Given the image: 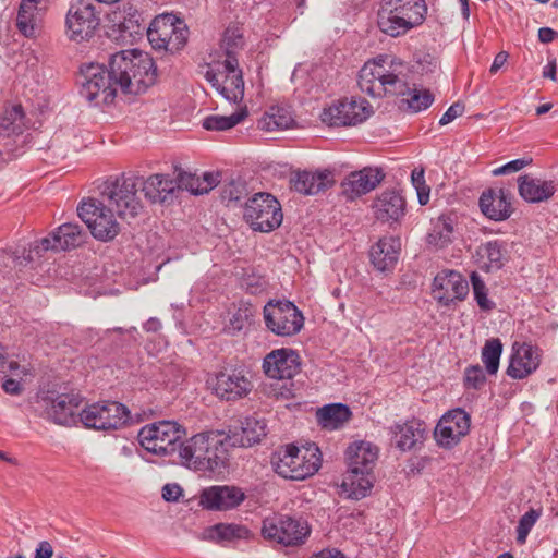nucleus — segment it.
Returning a JSON list of instances; mask_svg holds the SVG:
<instances>
[{
    "instance_id": "nucleus-1",
    "label": "nucleus",
    "mask_w": 558,
    "mask_h": 558,
    "mask_svg": "<svg viewBox=\"0 0 558 558\" xmlns=\"http://www.w3.org/2000/svg\"><path fill=\"white\" fill-rule=\"evenodd\" d=\"M140 178L133 172L122 173L113 181L106 182L101 201L89 198L77 207L78 217L86 223L92 235L102 242L113 240L120 232V225L112 211L121 218L135 217L142 208L137 197Z\"/></svg>"
},
{
    "instance_id": "nucleus-2",
    "label": "nucleus",
    "mask_w": 558,
    "mask_h": 558,
    "mask_svg": "<svg viewBox=\"0 0 558 558\" xmlns=\"http://www.w3.org/2000/svg\"><path fill=\"white\" fill-rule=\"evenodd\" d=\"M360 89L372 96H408L404 101L412 112L427 109L434 101L428 89H417L409 84V69L399 60L379 56L367 61L359 72Z\"/></svg>"
},
{
    "instance_id": "nucleus-3",
    "label": "nucleus",
    "mask_w": 558,
    "mask_h": 558,
    "mask_svg": "<svg viewBox=\"0 0 558 558\" xmlns=\"http://www.w3.org/2000/svg\"><path fill=\"white\" fill-rule=\"evenodd\" d=\"M111 78L123 94L145 93L157 78V68L149 53L137 49L122 50L111 56Z\"/></svg>"
},
{
    "instance_id": "nucleus-4",
    "label": "nucleus",
    "mask_w": 558,
    "mask_h": 558,
    "mask_svg": "<svg viewBox=\"0 0 558 558\" xmlns=\"http://www.w3.org/2000/svg\"><path fill=\"white\" fill-rule=\"evenodd\" d=\"M227 438L219 432H203L184 437L175 463L195 472H217L226 468Z\"/></svg>"
},
{
    "instance_id": "nucleus-5",
    "label": "nucleus",
    "mask_w": 558,
    "mask_h": 558,
    "mask_svg": "<svg viewBox=\"0 0 558 558\" xmlns=\"http://www.w3.org/2000/svg\"><path fill=\"white\" fill-rule=\"evenodd\" d=\"M426 13L424 0H381L377 25L383 33L397 37L421 25Z\"/></svg>"
},
{
    "instance_id": "nucleus-6",
    "label": "nucleus",
    "mask_w": 558,
    "mask_h": 558,
    "mask_svg": "<svg viewBox=\"0 0 558 558\" xmlns=\"http://www.w3.org/2000/svg\"><path fill=\"white\" fill-rule=\"evenodd\" d=\"M185 429L174 421H158L144 425L138 441L148 452L175 463Z\"/></svg>"
},
{
    "instance_id": "nucleus-7",
    "label": "nucleus",
    "mask_w": 558,
    "mask_h": 558,
    "mask_svg": "<svg viewBox=\"0 0 558 558\" xmlns=\"http://www.w3.org/2000/svg\"><path fill=\"white\" fill-rule=\"evenodd\" d=\"M83 397L78 392H46L37 397L36 410L40 416L58 425L72 426L80 422Z\"/></svg>"
},
{
    "instance_id": "nucleus-8",
    "label": "nucleus",
    "mask_w": 558,
    "mask_h": 558,
    "mask_svg": "<svg viewBox=\"0 0 558 558\" xmlns=\"http://www.w3.org/2000/svg\"><path fill=\"white\" fill-rule=\"evenodd\" d=\"M146 36L156 50L171 53L183 48L187 39V27L172 13L156 16L146 29Z\"/></svg>"
},
{
    "instance_id": "nucleus-9",
    "label": "nucleus",
    "mask_w": 558,
    "mask_h": 558,
    "mask_svg": "<svg viewBox=\"0 0 558 558\" xmlns=\"http://www.w3.org/2000/svg\"><path fill=\"white\" fill-rule=\"evenodd\" d=\"M81 95L95 106L113 101L118 84L111 78V66L107 69L100 63L84 64L81 68Z\"/></svg>"
},
{
    "instance_id": "nucleus-10",
    "label": "nucleus",
    "mask_w": 558,
    "mask_h": 558,
    "mask_svg": "<svg viewBox=\"0 0 558 558\" xmlns=\"http://www.w3.org/2000/svg\"><path fill=\"white\" fill-rule=\"evenodd\" d=\"M320 463V451L314 444L302 447L287 445L284 454L281 457V477L303 481L314 475L319 470Z\"/></svg>"
},
{
    "instance_id": "nucleus-11",
    "label": "nucleus",
    "mask_w": 558,
    "mask_h": 558,
    "mask_svg": "<svg viewBox=\"0 0 558 558\" xmlns=\"http://www.w3.org/2000/svg\"><path fill=\"white\" fill-rule=\"evenodd\" d=\"M129 421V409L117 401L95 402L80 412V422L95 430H117Z\"/></svg>"
},
{
    "instance_id": "nucleus-12",
    "label": "nucleus",
    "mask_w": 558,
    "mask_h": 558,
    "mask_svg": "<svg viewBox=\"0 0 558 558\" xmlns=\"http://www.w3.org/2000/svg\"><path fill=\"white\" fill-rule=\"evenodd\" d=\"M210 85L229 102H239L244 97V81L236 57H228L221 69L208 70L205 74Z\"/></svg>"
},
{
    "instance_id": "nucleus-13",
    "label": "nucleus",
    "mask_w": 558,
    "mask_h": 558,
    "mask_svg": "<svg viewBox=\"0 0 558 558\" xmlns=\"http://www.w3.org/2000/svg\"><path fill=\"white\" fill-rule=\"evenodd\" d=\"M99 24V14L92 2L78 0L71 4L65 19L66 34L70 40L88 41L94 37Z\"/></svg>"
},
{
    "instance_id": "nucleus-14",
    "label": "nucleus",
    "mask_w": 558,
    "mask_h": 558,
    "mask_svg": "<svg viewBox=\"0 0 558 558\" xmlns=\"http://www.w3.org/2000/svg\"><path fill=\"white\" fill-rule=\"evenodd\" d=\"M372 113V107L365 99H341L320 114L322 121L329 126H353L364 122Z\"/></svg>"
},
{
    "instance_id": "nucleus-15",
    "label": "nucleus",
    "mask_w": 558,
    "mask_h": 558,
    "mask_svg": "<svg viewBox=\"0 0 558 558\" xmlns=\"http://www.w3.org/2000/svg\"><path fill=\"white\" fill-rule=\"evenodd\" d=\"M277 199L268 193H257L244 202L243 216L254 230L269 232L279 227Z\"/></svg>"
},
{
    "instance_id": "nucleus-16",
    "label": "nucleus",
    "mask_w": 558,
    "mask_h": 558,
    "mask_svg": "<svg viewBox=\"0 0 558 558\" xmlns=\"http://www.w3.org/2000/svg\"><path fill=\"white\" fill-rule=\"evenodd\" d=\"M246 499L245 492L235 485H211L198 495V505L207 511L226 512L239 508Z\"/></svg>"
},
{
    "instance_id": "nucleus-17",
    "label": "nucleus",
    "mask_w": 558,
    "mask_h": 558,
    "mask_svg": "<svg viewBox=\"0 0 558 558\" xmlns=\"http://www.w3.org/2000/svg\"><path fill=\"white\" fill-rule=\"evenodd\" d=\"M208 387L221 400L236 401L245 398L253 388L251 380L236 371H222L207 380Z\"/></svg>"
},
{
    "instance_id": "nucleus-18",
    "label": "nucleus",
    "mask_w": 558,
    "mask_h": 558,
    "mask_svg": "<svg viewBox=\"0 0 558 558\" xmlns=\"http://www.w3.org/2000/svg\"><path fill=\"white\" fill-rule=\"evenodd\" d=\"M470 426V415L460 408L453 409L439 420L435 428V438L442 447L450 448L469 434Z\"/></svg>"
},
{
    "instance_id": "nucleus-19",
    "label": "nucleus",
    "mask_w": 558,
    "mask_h": 558,
    "mask_svg": "<svg viewBox=\"0 0 558 558\" xmlns=\"http://www.w3.org/2000/svg\"><path fill=\"white\" fill-rule=\"evenodd\" d=\"M468 293V281L456 270H442L434 278L433 296L442 305L462 301Z\"/></svg>"
},
{
    "instance_id": "nucleus-20",
    "label": "nucleus",
    "mask_w": 558,
    "mask_h": 558,
    "mask_svg": "<svg viewBox=\"0 0 558 558\" xmlns=\"http://www.w3.org/2000/svg\"><path fill=\"white\" fill-rule=\"evenodd\" d=\"M86 233L77 223L66 222L61 225L54 232L43 238L35 245L34 251L39 254L41 251H66L80 246L85 240Z\"/></svg>"
},
{
    "instance_id": "nucleus-21",
    "label": "nucleus",
    "mask_w": 558,
    "mask_h": 558,
    "mask_svg": "<svg viewBox=\"0 0 558 558\" xmlns=\"http://www.w3.org/2000/svg\"><path fill=\"white\" fill-rule=\"evenodd\" d=\"M385 173L378 168L365 167L353 171L341 182V191L348 201H354L377 187Z\"/></svg>"
},
{
    "instance_id": "nucleus-22",
    "label": "nucleus",
    "mask_w": 558,
    "mask_h": 558,
    "mask_svg": "<svg viewBox=\"0 0 558 558\" xmlns=\"http://www.w3.org/2000/svg\"><path fill=\"white\" fill-rule=\"evenodd\" d=\"M541 363V351L527 342H514L507 374L513 379H523L534 373Z\"/></svg>"
},
{
    "instance_id": "nucleus-23",
    "label": "nucleus",
    "mask_w": 558,
    "mask_h": 558,
    "mask_svg": "<svg viewBox=\"0 0 558 558\" xmlns=\"http://www.w3.org/2000/svg\"><path fill=\"white\" fill-rule=\"evenodd\" d=\"M333 171L329 169L312 171H295L291 174V189L304 194L316 195L335 184Z\"/></svg>"
},
{
    "instance_id": "nucleus-24",
    "label": "nucleus",
    "mask_w": 558,
    "mask_h": 558,
    "mask_svg": "<svg viewBox=\"0 0 558 558\" xmlns=\"http://www.w3.org/2000/svg\"><path fill=\"white\" fill-rule=\"evenodd\" d=\"M253 537L254 534L246 525L236 523H216L204 529L199 536L202 541L221 546L235 544L240 541H250Z\"/></svg>"
},
{
    "instance_id": "nucleus-25",
    "label": "nucleus",
    "mask_w": 558,
    "mask_h": 558,
    "mask_svg": "<svg viewBox=\"0 0 558 558\" xmlns=\"http://www.w3.org/2000/svg\"><path fill=\"white\" fill-rule=\"evenodd\" d=\"M301 373V359L296 351L281 348V399L296 398L303 384L294 380Z\"/></svg>"
},
{
    "instance_id": "nucleus-26",
    "label": "nucleus",
    "mask_w": 558,
    "mask_h": 558,
    "mask_svg": "<svg viewBox=\"0 0 558 558\" xmlns=\"http://www.w3.org/2000/svg\"><path fill=\"white\" fill-rule=\"evenodd\" d=\"M374 216L381 222H397L404 215L405 201L393 190L381 192L373 203Z\"/></svg>"
},
{
    "instance_id": "nucleus-27",
    "label": "nucleus",
    "mask_w": 558,
    "mask_h": 558,
    "mask_svg": "<svg viewBox=\"0 0 558 558\" xmlns=\"http://www.w3.org/2000/svg\"><path fill=\"white\" fill-rule=\"evenodd\" d=\"M266 435V424L264 421L253 416H247L240 422L239 426H234L229 430L226 437L231 446L251 447L260 441Z\"/></svg>"
},
{
    "instance_id": "nucleus-28",
    "label": "nucleus",
    "mask_w": 558,
    "mask_h": 558,
    "mask_svg": "<svg viewBox=\"0 0 558 558\" xmlns=\"http://www.w3.org/2000/svg\"><path fill=\"white\" fill-rule=\"evenodd\" d=\"M482 213L495 221L506 220L512 213L510 193L504 189L488 190L480 197Z\"/></svg>"
},
{
    "instance_id": "nucleus-29",
    "label": "nucleus",
    "mask_w": 558,
    "mask_h": 558,
    "mask_svg": "<svg viewBox=\"0 0 558 558\" xmlns=\"http://www.w3.org/2000/svg\"><path fill=\"white\" fill-rule=\"evenodd\" d=\"M401 242L395 236H385L372 246L369 257L374 267L379 271H390L397 265Z\"/></svg>"
},
{
    "instance_id": "nucleus-30",
    "label": "nucleus",
    "mask_w": 558,
    "mask_h": 558,
    "mask_svg": "<svg viewBox=\"0 0 558 558\" xmlns=\"http://www.w3.org/2000/svg\"><path fill=\"white\" fill-rule=\"evenodd\" d=\"M396 447L402 451L411 450L421 444L425 436V424L416 418L396 423L390 427Z\"/></svg>"
},
{
    "instance_id": "nucleus-31",
    "label": "nucleus",
    "mask_w": 558,
    "mask_h": 558,
    "mask_svg": "<svg viewBox=\"0 0 558 558\" xmlns=\"http://www.w3.org/2000/svg\"><path fill=\"white\" fill-rule=\"evenodd\" d=\"M519 194L530 203H541L549 199L556 192V183L553 180H542L530 175H521L518 179Z\"/></svg>"
},
{
    "instance_id": "nucleus-32",
    "label": "nucleus",
    "mask_w": 558,
    "mask_h": 558,
    "mask_svg": "<svg viewBox=\"0 0 558 558\" xmlns=\"http://www.w3.org/2000/svg\"><path fill=\"white\" fill-rule=\"evenodd\" d=\"M310 535L311 526L304 518L286 515L281 519V546H302Z\"/></svg>"
},
{
    "instance_id": "nucleus-33",
    "label": "nucleus",
    "mask_w": 558,
    "mask_h": 558,
    "mask_svg": "<svg viewBox=\"0 0 558 558\" xmlns=\"http://www.w3.org/2000/svg\"><path fill=\"white\" fill-rule=\"evenodd\" d=\"M377 458V447L368 441H356L347 449L349 469L371 473Z\"/></svg>"
},
{
    "instance_id": "nucleus-34",
    "label": "nucleus",
    "mask_w": 558,
    "mask_h": 558,
    "mask_svg": "<svg viewBox=\"0 0 558 558\" xmlns=\"http://www.w3.org/2000/svg\"><path fill=\"white\" fill-rule=\"evenodd\" d=\"M140 185H142V190L145 196L151 202H163L168 194H171L177 189V181L170 179L168 175L163 174H153L148 177L146 180L143 177L138 175Z\"/></svg>"
},
{
    "instance_id": "nucleus-35",
    "label": "nucleus",
    "mask_w": 558,
    "mask_h": 558,
    "mask_svg": "<svg viewBox=\"0 0 558 558\" xmlns=\"http://www.w3.org/2000/svg\"><path fill=\"white\" fill-rule=\"evenodd\" d=\"M219 174L205 172L202 177L181 172L177 179V187L186 190L194 195L206 194L211 191L219 183Z\"/></svg>"
},
{
    "instance_id": "nucleus-36",
    "label": "nucleus",
    "mask_w": 558,
    "mask_h": 558,
    "mask_svg": "<svg viewBox=\"0 0 558 558\" xmlns=\"http://www.w3.org/2000/svg\"><path fill=\"white\" fill-rule=\"evenodd\" d=\"M265 380L260 384V391L267 397L279 398V349L269 352L263 361Z\"/></svg>"
},
{
    "instance_id": "nucleus-37",
    "label": "nucleus",
    "mask_w": 558,
    "mask_h": 558,
    "mask_svg": "<svg viewBox=\"0 0 558 558\" xmlns=\"http://www.w3.org/2000/svg\"><path fill=\"white\" fill-rule=\"evenodd\" d=\"M351 411L348 405L342 403H332L319 408L316 412L318 424L329 430H336L342 427L350 418Z\"/></svg>"
},
{
    "instance_id": "nucleus-38",
    "label": "nucleus",
    "mask_w": 558,
    "mask_h": 558,
    "mask_svg": "<svg viewBox=\"0 0 558 558\" xmlns=\"http://www.w3.org/2000/svg\"><path fill=\"white\" fill-rule=\"evenodd\" d=\"M369 475L367 472L349 469L341 484L342 493L355 500L364 498L373 487Z\"/></svg>"
},
{
    "instance_id": "nucleus-39",
    "label": "nucleus",
    "mask_w": 558,
    "mask_h": 558,
    "mask_svg": "<svg viewBox=\"0 0 558 558\" xmlns=\"http://www.w3.org/2000/svg\"><path fill=\"white\" fill-rule=\"evenodd\" d=\"M456 221L451 216L441 215L432 220V229L427 234V242L435 247L442 248L453 239Z\"/></svg>"
},
{
    "instance_id": "nucleus-40",
    "label": "nucleus",
    "mask_w": 558,
    "mask_h": 558,
    "mask_svg": "<svg viewBox=\"0 0 558 558\" xmlns=\"http://www.w3.org/2000/svg\"><path fill=\"white\" fill-rule=\"evenodd\" d=\"M476 255L481 267L486 271L498 270L504 266L505 250L497 240L480 245L476 250Z\"/></svg>"
},
{
    "instance_id": "nucleus-41",
    "label": "nucleus",
    "mask_w": 558,
    "mask_h": 558,
    "mask_svg": "<svg viewBox=\"0 0 558 558\" xmlns=\"http://www.w3.org/2000/svg\"><path fill=\"white\" fill-rule=\"evenodd\" d=\"M304 326L302 312L291 301L281 300V336H293Z\"/></svg>"
},
{
    "instance_id": "nucleus-42",
    "label": "nucleus",
    "mask_w": 558,
    "mask_h": 558,
    "mask_svg": "<svg viewBox=\"0 0 558 558\" xmlns=\"http://www.w3.org/2000/svg\"><path fill=\"white\" fill-rule=\"evenodd\" d=\"M24 112L21 105L7 109L0 118V136L10 137L21 134L25 126Z\"/></svg>"
},
{
    "instance_id": "nucleus-43",
    "label": "nucleus",
    "mask_w": 558,
    "mask_h": 558,
    "mask_svg": "<svg viewBox=\"0 0 558 558\" xmlns=\"http://www.w3.org/2000/svg\"><path fill=\"white\" fill-rule=\"evenodd\" d=\"M247 117L246 108H241L230 116L211 114L203 120V128L208 131H227L242 122Z\"/></svg>"
},
{
    "instance_id": "nucleus-44",
    "label": "nucleus",
    "mask_w": 558,
    "mask_h": 558,
    "mask_svg": "<svg viewBox=\"0 0 558 558\" xmlns=\"http://www.w3.org/2000/svg\"><path fill=\"white\" fill-rule=\"evenodd\" d=\"M255 313L256 308L251 303L241 301L229 319V324L226 327L227 331L234 335L244 330L252 324Z\"/></svg>"
},
{
    "instance_id": "nucleus-45",
    "label": "nucleus",
    "mask_w": 558,
    "mask_h": 558,
    "mask_svg": "<svg viewBox=\"0 0 558 558\" xmlns=\"http://www.w3.org/2000/svg\"><path fill=\"white\" fill-rule=\"evenodd\" d=\"M502 353V343L498 338H492L486 340L482 348V362L485 365V369L489 375H496L499 368V361Z\"/></svg>"
},
{
    "instance_id": "nucleus-46",
    "label": "nucleus",
    "mask_w": 558,
    "mask_h": 558,
    "mask_svg": "<svg viewBox=\"0 0 558 558\" xmlns=\"http://www.w3.org/2000/svg\"><path fill=\"white\" fill-rule=\"evenodd\" d=\"M16 27L19 32L25 37H35L39 28V16L36 10L20 4L16 16Z\"/></svg>"
},
{
    "instance_id": "nucleus-47",
    "label": "nucleus",
    "mask_w": 558,
    "mask_h": 558,
    "mask_svg": "<svg viewBox=\"0 0 558 558\" xmlns=\"http://www.w3.org/2000/svg\"><path fill=\"white\" fill-rule=\"evenodd\" d=\"M222 46L226 58L235 57V52L244 46L243 29L238 25H230L223 33Z\"/></svg>"
},
{
    "instance_id": "nucleus-48",
    "label": "nucleus",
    "mask_w": 558,
    "mask_h": 558,
    "mask_svg": "<svg viewBox=\"0 0 558 558\" xmlns=\"http://www.w3.org/2000/svg\"><path fill=\"white\" fill-rule=\"evenodd\" d=\"M119 28L121 36L124 39L131 40L143 36L147 29L146 25L141 22V15L138 13L131 14L129 17L124 19L119 24Z\"/></svg>"
},
{
    "instance_id": "nucleus-49",
    "label": "nucleus",
    "mask_w": 558,
    "mask_h": 558,
    "mask_svg": "<svg viewBox=\"0 0 558 558\" xmlns=\"http://www.w3.org/2000/svg\"><path fill=\"white\" fill-rule=\"evenodd\" d=\"M473 293L478 307L483 311H490L495 307L493 301L488 299L487 288L481 276L473 271L470 276Z\"/></svg>"
},
{
    "instance_id": "nucleus-50",
    "label": "nucleus",
    "mask_w": 558,
    "mask_h": 558,
    "mask_svg": "<svg viewBox=\"0 0 558 558\" xmlns=\"http://www.w3.org/2000/svg\"><path fill=\"white\" fill-rule=\"evenodd\" d=\"M247 191L243 182L232 181L223 187L222 199L228 206L242 205V202L246 198Z\"/></svg>"
},
{
    "instance_id": "nucleus-51",
    "label": "nucleus",
    "mask_w": 558,
    "mask_h": 558,
    "mask_svg": "<svg viewBox=\"0 0 558 558\" xmlns=\"http://www.w3.org/2000/svg\"><path fill=\"white\" fill-rule=\"evenodd\" d=\"M541 514V510L530 509L521 517L517 527V542L519 544H524L526 542L530 531L539 519Z\"/></svg>"
},
{
    "instance_id": "nucleus-52",
    "label": "nucleus",
    "mask_w": 558,
    "mask_h": 558,
    "mask_svg": "<svg viewBox=\"0 0 558 558\" xmlns=\"http://www.w3.org/2000/svg\"><path fill=\"white\" fill-rule=\"evenodd\" d=\"M486 384V375L483 368L476 364L468 366L464 371V385L468 389H482Z\"/></svg>"
},
{
    "instance_id": "nucleus-53",
    "label": "nucleus",
    "mask_w": 558,
    "mask_h": 558,
    "mask_svg": "<svg viewBox=\"0 0 558 558\" xmlns=\"http://www.w3.org/2000/svg\"><path fill=\"white\" fill-rule=\"evenodd\" d=\"M279 308V300L271 299L264 306V319L267 328L274 333L279 335V325L275 320L276 310Z\"/></svg>"
},
{
    "instance_id": "nucleus-54",
    "label": "nucleus",
    "mask_w": 558,
    "mask_h": 558,
    "mask_svg": "<svg viewBox=\"0 0 558 558\" xmlns=\"http://www.w3.org/2000/svg\"><path fill=\"white\" fill-rule=\"evenodd\" d=\"M279 110L275 107L270 108V112H266L258 121V128L262 131L271 132L279 128Z\"/></svg>"
},
{
    "instance_id": "nucleus-55",
    "label": "nucleus",
    "mask_w": 558,
    "mask_h": 558,
    "mask_svg": "<svg viewBox=\"0 0 558 558\" xmlns=\"http://www.w3.org/2000/svg\"><path fill=\"white\" fill-rule=\"evenodd\" d=\"M8 373L19 375L24 373V371L20 369V365L16 362L7 360L5 349L0 344V375L5 377Z\"/></svg>"
},
{
    "instance_id": "nucleus-56",
    "label": "nucleus",
    "mask_w": 558,
    "mask_h": 558,
    "mask_svg": "<svg viewBox=\"0 0 558 558\" xmlns=\"http://www.w3.org/2000/svg\"><path fill=\"white\" fill-rule=\"evenodd\" d=\"M532 162V159H515V160H512V161H509L508 163L499 167V168H496L493 170V174L494 175H502V174H507V173H512V172H517V171H520L521 169H523L525 166L530 165Z\"/></svg>"
},
{
    "instance_id": "nucleus-57",
    "label": "nucleus",
    "mask_w": 558,
    "mask_h": 558,
    "mask_svg": "<svg viewBox=\"0 0 558 558\" xmlns=\"http://www.w3.org/2000/svg\"><path fill=\"white\" fill-rule=\"evenodd\" d=\"M463 112H464V105L461 102H454L442 114V117L439 120V124L446 125V124L452 122L458 117H461L463 114Z\"/></svg>"
},
{
    "instance_id": "nucleus-58",
    "label": "nucleus",
    "mask_w": 558,
    "mask_h": 558,
    "mask_svg": "<svg viewBox=\"0 0 558 558\" xmlns=\"http://www.w3.org/2000/svg\"><path fill=\"white\" fill-rule=\"evenodd\" d=\"M262 534L264 538L279 543V527L275 519L266 518L264 520Z\"/></svg>"
},
{
    "instance_id": "nucleus-59",
    "label": "nucleus",
    "mask_w": 558,
    "mask_h": 558,
    "mask_svg": "<svg viewBox=\"0 0 558 558\" xmlns=\"http://www.w3.org/2000/svg\"><path fill=\"white\" fill-rule=\"evenodd\" d=\"M182 496V488L179 484L169 483L162 487V498L166 501H178Z\"/></svg>"
},
{
    "instance_id": "nucleus-60",
    "label": "nucleus",
    "mask_w": 558,
    "mask_h": 558,
    "mask_svg": "<svg viewBox=\"0 0 558 558\" xmlns=\"http://www.w3.org/2000/svg\"><path fill=\"white\" fill-rule=\"evenodd\" d=\"M2 388L7 393L19 395L22 391V385L20 380L14 378H8L3 381Z\"/></svg>"
},
{
    "instance_id": "nucleus-61",
    "label": "nucleus",
    "mask_w": 558,
    "mask_h": 558,
    "mask_svg": "<svg viewBox=\"0 0 558 558\" xmlns=\"http://www.w3.org/2000/svg\"><path fill=\"white\" fill-rule=\"evenodd\" d=\"M412 183L416 191L426 190L425 179H424V170L423 169H414L411 174Z\"/></svg>"
},
{
    "instance_id": "nucleus-62",
    "label": "nucleus",
    "mask_w": 558,
    "mask_h": 558,
    "mask_svg": "<svg viewBox=\"0 0 558 558\" xmlns=\"http://www.w3.org/2000/svg\"><path fill=\"white\" fill-rule=\"evenodd\" d=\"M53 554L50 543L43 541L39 543L34 558H51Z\"/></svg>"
},
{
    "instance_id": "nucleus-63",
    "label": "nucleus",
    "mask_w": 558,
    "mask_h": 558,
    "mask_svg": "<svg viewBox=\"0 0 558 558\" xmlns=\"http://www.w3.org/2000/svg\"><path fill=\"white\" fill-rule=\"evenodd\" d=\"M508 52L506 51H500L499 53H497L494 58V61L490 65V69H489V72L495 74L497 73V71L505 65V63L507 62L508 60Z\"/></svg>"
},
{
    "instance_id": "nucleus-64",
    "label": "nucleus",
    "mask_w": 558,
    "mask_h": 558,
    "mask_svg": "<svg viewBox=\"0 0 558 558\" xmlns=\"http://www.w3.org/2000/svg\"><path fill=\"white\" fill-rule=\"evenodd\" d=\"M243 284L251 294H257L263 290V283L259 278H247Z\"/></svg>"
}]
</instances>
